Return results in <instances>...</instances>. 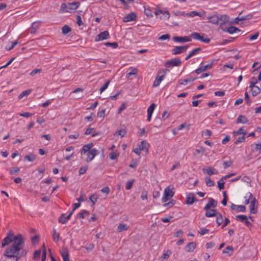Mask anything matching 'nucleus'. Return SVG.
Here are the masks:
<instances>
[{
	"instance_id": "nucleus-44",
	"label": "nucleus",
	"mask_w": 261,
	"mask_h": 261,
	"mask_svg": "<svg viewBox=\"0 0 261 261\" xmlns=\"http://www.w3.org/2000/svg\"><path fill=\"white\" fill-rule=\"evenodd\" d=\"M144 7V14L147 16V17H152L153 16L152 12L151 10L149 8H146L145 7Z\"/></svg>"
},
{
	"instance_id": "nucleus-8",
	"label": "nucleus",
	"mask_w": 261,
	"mask_h": 261,
	"mask_svg": "<svg viewBox=\"0 0 261 261\" xmlns=\"http://www.w3.org/2000/svg\"><path fill=\"white\" fill-rule=\"evenodd\" d=\"M110 38L109 33L107 31H105L101 32L98 35H97L95 38L96 42L99 41L103 40H106Z\"/></svg>"
},
{
	"instance_id": "nucleus-45",
	"label": "nucleus",
	"mask_w": 261,
	"mask_h": 261,
	"mask_svg": "<svg viewBox=\"0 0 261 261\" xmlns=\"http://www.w3.org/2000/svg\"><path fill=\"white\" fill-rule=\"evenodd\" d=\"M232 163H233L232 161L230 160L227 161H224L223 163V166L224 169H226L228 167H230L232 165Z\"/></svg>"
},
{
	"instance_id": "nucleus-57",
	"label": "nucleus",
	"mask_w": 261,
	"mask_h": 261,
	"mask_svg": "<svg viewBox=\"0 0 261 261\" xmlns=\"http://www.w3.org/2000/svg\"><path fill=\"white\" fill-rule=\"evenodd\" d=\"M209 231H210V230L208 229H206L205 228H200V230H199L198 231V232L200 235H204V234H206V233H207L208 232H209Z\"/></svg>"
},
{
	"instance_id": "nucleus-2",
	"label": "nucleus",
	"mask_w": 261,
	"mask_h": 261,
	"mask_svg": "<svg viewBox=\"0 0 261 261\" xmlns=\"http://www.w3.org/2000/svg\"><path fill=\"white\" fill-rule=\"evenodd\" d=\"M190 37L194 39L199 40L204 43H209L210 39L204 34H200L197 32H193L190 35Z\"/></svg>"
},
{
	"instance_id": "nucleus-46",
	"label": "nucleus",
	"mask_w": 261,
	"mask_h": 261,
	"mask_svg": "<svg viewBox=\"0 0 261 261\" xmlns=\"http://www.w3.org/2000/svg\"><path fill=\"white\" fill-rule=\"evenodd\" d=\"M97 199H98V197L95 194H92L89 197V199L91 201V202L93 204H94L96 203Z\"/></svg>"
},
{
	"instance_id": "nucleus-17",
	"label": "nucleus",
	"mask_w": 261,
	"mask_h": 261,
	"mask_svg": "<svg viewBox=\"0 0 261 261\" xmlns=\"http://www.w3.org/2000/svg\"><path fill=\"white\" fill-rule=\"evenodd\" d=\"M52 237L53 241L56 243L58 242L61 240L59 233L57 232L56 229L55 228H53V229Z\"/></svg>"
},
{
	"instance_id": "nucleus-22",
	"label": "nucleus",
	"mask_w": 261,
	"mask_h": 261,
	"mask_svg": "<svg viewBox=\"0 0 261 261\" xmlns=\"http://www.w3.org/2000/svg\"><path fill=\"white\" fill-rule=\"evenodd\" d=\"M256 202V200L255 198H252V199H251L250 205V212L251 214H255L257 213L256 210L255 209V205Z\"/></svg>"
},
{
	"instance_id": "nucleus-29",
	"label": "nucleus",
	"mask_w": 261,
	"mask_h": 261,
	"mask_svg": "<svg viewBox=\"0 0 261 261\" xmlns=\"http://www.w3.org/2000/svg\"><path fill=\"white\" fill-rule=\"evenodd\" d=\"M202 14L200 13V12H197L196 11H191L189 13H187L186 14V16H188V17H193L195 16H200V17H202Z\"/></svg>"
},
{
	"instance_id": "nucleus-62",
	"label": "nucleus",
	"mask_w": 261,
	"mask_h": 261,
	"mask_svg": "<svg viewBox=\"0 0 261 261\" xmlns=\"http://www.w3.org/2000/svg\"><path fill=\"white\" fill-rule=\"evenodd\" d=\"M20 171V169L18 167H15L13 169L10 170V174H16Z\"/></svg>"
},
{
	"instance_id": "nucleus-55",
	"label": "nucleus",
	"mask_w": 261,
	"mask_h": 261,
	"mask_svg": "<svg viewBox=\"0 0 261 261\" xmlns=\"http://www.w3.org/2000/svg\"><path fill=\"white\" fill-rule=\"evenodd\" d=\"M88 169V167L87 166H83L80 168L79 170V174L83 175L85 174Z\"/></svg>"
},
{
	"instance_id": "nucleus-15",
	"label": "nucleus",
	"mask_w": 261,
	"mask_h": 261,
	"mask_svg": "<svg viewBox=\"0 0 261 261\" xmlns=\"http://www.w3.org/2000/svg\"><path fill=\"white\" fill-rule=\"evenodd\" d=\"M72 214L73 211L70 212L68 215L66 217H65V214H62L59 219V222L62 224H66L67 221L70 219Z\"/></svg>"
},
{
	"instance_id": "nucleus-19",
	"label": "nucleus",
	"mask_w": 261,
	"mask_h": 261,
	"mask_svg": "<svg viewBox=\"0 0 261 261\" xmlns=\"http://www.w3.org/2000/svg\"><path fill=\"white\" fill-rule=\"evenodd\" d=\"M93 144L92 143L87 144L83 147V148L81 151L82 155L89 152L91 148L93 146Z\"/></svg>"
},
{
	"instance_id": "nucleus-56",
	"label": "nucleus",
	"mask_w": 261,
	"mask_h": 261,
	"mask_svg": "<svg viewBox=\"0 0 261 261\" xmlns=\"http://www.w3.org/2000/svg\"><path fill=\"white\" fill-rule=\"evenodd\" d=\"M42 247L44 248L42 251V254L41 256V261H45L46 258V249L45 248V246L43 244Z\"/></svg>"
},
{
	"instance_id": "nucleus-35",
	"label": "nucleus",
	"mask_w": 261,
	"mask_h": 261,
	"mask_svg": "<svg viewBox=\"0 0 261 261\" xmlns=\"http://www.w3.org/2000/svg\"><path fill=\"white\" fill-rule=\"evenodd\" d=\"M32 91L31 89H28L27 90L22 91L18 96L19 99H21L23 97L27 96L31 93Z\"/></svg>"
},
{
	"instance_id": "nucleus-48",
	"label": "nucleus",
	"mask_w": 261,
	"mask_h": 261,
	"mask_svg": "<svg viewBox=\"0 0 261 261\" xmlns=\"http://www.w3.org/2000/svg\"><path fill=\"white\" fill-rule=\"evenodd\" d=\"M257 83V80L255 76H253L251 78V81L250 82V87H253L256 86L255 84Z\"/></svg>"
},
{
	"instance_id": "nucleus-13",
	"label": "nucleus",
	"mask_w": 261,
	"mask_h": 261,
	"mask_svg": "<svg viewBox=\"0 0 261 261\" xmlns=\"http://www.w3.org/2000/svg\"><path fill=\"white\" fill-rule=\"evenodd\" d=\"M217 205V201L212 198H210L209 199L208 202L205 205V206L204 207V210L205 211H207L210 209L211 207H216Z\"/></svg>"
},
{
	"instance_id": "nucleus-59",
	"label": "nucleus",
	"mask_w": 261,
	"mask_h": 261,
	"mask_svg": "<svg viewBox=\"0 0 261 261\" xmlns=\"http://www.w3.org/2000/svg\"><path fill=\"white\" fill-rule=\"evenodd\" d=\"M224 184H225V182L224 181V180L222 181V180H220V179L218 181V186L220 190H222L224 188Z\"/></svg>"
},
{
	"instance_id": "nucleus-9",
	"label": "nucleus",
	"mask_w": 261,
	"mask_h": 261,
	"mask_svg": "<svg viewBox=\"0 0 261 261\" xmlns=\"http://www.w3.org/2000/svg\"><path fill=\"white\" fill-rule=\"evenodd\" d=\"M189 45H186L182 46H175L172 50L173 55H177L185 52L189 47Z\"/></svg>"
},
{
	"instance_id": "nucleus-34",
	"label": "nucleus",
	"mask_w": 261,
	"mask_h": 261,
	"mask_svg": "<svg viewBox=\"0 0 261 261\" xmlns=\"http://www.w3.org/2000/svg\"><path fill=\"white\" fill-rule=\"evenodd\" d=\"M210 21L213 24H218L219 22V16L214 15L210 18Z\"/></svg>"
},
{
	"instance_id": "nucleus-60",
	"label": "nucleus",
	"mask_w": 261,
	"mask_h": 261,
	"mask_svg": "<svg viewBox=\"0 0 261 261\" xmlns=\"http://www.w3.org/2000/svg\"><path fill=\"white\" fill-rule=\"evenodd\" d=\"M245 138L244 136L239 137L238 138V139L234 142V143L236 144H237L239 143L243 142L245 141Z\"/></svg>"
},
{
	"instance_id": "nucleus-63",
	"label": "nucleus",
	"mask_w": 261,
	"mask_h": 261,
	"mask_svg": "<svg viewBox=\"0 0 261 261\" xmlns=\"http://www.w3.org/2000/svg\"><path fill=\"white\" fill-rule=\"evenodd\" d=\"M169 39H170V35L169 34L163 35L159 38V39L160 40H165Z\"/></svg>"
},
{
	"instance_id": "nucleus-52",
	"label": "nucleus",
	"mask_w": 261,
	"mask_h": 261,
	"mask_svg": "<svg viewBox=\"0 0 261 261\" xmlns=\"http://www.w3.org/2000/svg\"><path fill=\"white\" fill-rule=\"evenodd\" d=\"M201 50V48L200 47H198L196 48H195L193 50H192L191 52H190V55H191L192 56H194L195 55L198 54Z\"/></svg>"
},
{
	"instance_id": "nucleus-28",
	"label": "nucleus",
	"mask_w": 261,
	"mask_h": 261,
	"mask_svg": "<svg viewBox=\"0 0 261 261\" xmlns=\"http://www.w3.org/2000/svg\"><path fill=\"white\" fill-rule=\"evenodd\" d=\"M61 255L63 261H70L69 253L67 249L64 250L61 252Z\"/></svg>"
},
{
	"instance_id": "nucleus-33",
	"label": "nucleus",
	"mask_w": 261,
	"mask_h": 261,
	"mask_svg": "<svg viewBox=\"0 0 261 261\" xmlns=\"http://www.w3.org/2000/svg\"><path fill=\"white\" fill-rule=\"evenodd\" d=\"M147 143L145 142L144 141H142L141 142V144L139 145V147L140 148L141 150H145L146 152L148 151L147 148Z\"/></svg>"
},
{
	"instance_id": "nucleus-47",
	"label": "nucleus",
	"mask_w": 261,
	"mask_h": 261,
	"mask_svg": "<svg viewBox=\"0 0 261 261\" xmlns=\"http://www.w3.org/2000/svg\"><path fill=\"white\" fill-rule=\"evenodd\" d=\"M40 254H41V250H36L34 253L33 259H39L40 257Z\"/></svg>"
},
{
	"instance_id": "nucleus-32",
	"label": "nucleus",
	"mask_w": 261,
	"mask_h": 261,
	"mask_svg": "<svg viewBox=\"0 0 261 261\" xmlns=\"http://www.w3.org/2000/svg\"><path fill=\"white\" fill-rule=\"evenodd\" d=\"M216 222H217L218 225L219 226L223 223V216L220 213H217V215H216Z\"/></svg>"
},
{
	"instance_id": "nucleus-37",
	"label": "nucleus",
	"mask_w": 261,
	"mask_h": 261,
	"mask_svg": "<svg viewBox=\"0 0 261 261\" xmlns=\"http://www.w3.org/2000/svg\"><path fill=\"white\" fill-rule=\"evenodd\" d=\"M24 159L29 162H33L35 160L36 156L33 154H30L25 155Z\"/></svg>"
},
{
	"instance_id": "nucleus-25",
	"label": "nucleus",
	"mask_w": 261,
	"mask_h": 261,
	"mask_svg": "<svg viewBox=\"0 0 261 261\" xmlns=\"http://www.w3.org/2000/svg\"><path fill=\"white\" fill-rule=\"evenodd\" d=\"M196 247V243L194 242H191L188 243L186 247V250L187 252H192Z\"/></svg>"
},
{
	"instance_id": "nucleus-51",
	"label": "nucleus",
	"mask_w": 261,
	"mask_h": 261,
	"mask_svg": "<svg viewBox=\"0 0 261 261\" xmlns=\"http://www.w3.org/2000/svg\"><path fill=\"white\" fill-rule=\"evenodd\" d=\"M111 82L110 80H109L107 81L100 89V93H102L108 87L109 85L110 84Z\"/></svg>"
},
{
	"instance_id": "nucleus-11",
	"label": "nucleus",
	"mask_w": 261,
	"mask_h": 261,
	"mask_svg": "<svg viewBox=\"0 0 261 261\" xmlns=\"http://www.w3.org/2000/svg\"><path fill=\"white\" fill-rule=\"evenodd\" d=\"M173 40L177 42H185L191 41L192 39L190 37L187 36H174Z\"/></svg>"
},
{
	"instance_id": "nucleus-20",
	"label": "nucleus",
	"mask_w": 261,
	"mask_h": 261,
	"mask_svg": "<svg viewBox=\"0 0 261 261\" xmlns=\"http://www.w3.org/2000/svg\"><path fill=\"white\" fill-rule=\"evenodd\" d=\"M67 4H68V9L69 11L75 10L80 6V3H79V2H77L69 3Z\"/></svg>"
},
{
	"instance_id": "nucleus-10",
	"label": "nucleus",
	"mask_w": 261,
	"mask_h": 261,
	"mask_svg": "<svg viewBox=\"0 0 261 261\" xmlns=\"http://www.w3.org/2000/svg\"><path fill=\"white\" fill-rule=\"evenodd\" d=\"M202 171L204 173L207 174L209 176H211L213 174H218V171L216 169L212 168L211 167H208L207 168H203L202 169Z\"/></svg>"
},
{
	"instance_id": "nucleus-16",
	"label": "nucleus",
	"mask_w": 261,
	"mask_h": 261,
	"mask_svg": "<svg viewBox=\"0 0 261 261\" xmlns=\"http://www.w3.org/2000/svg\"><path fill=\"white\" fill-rule=\"evenodd\" d=\"M155 107V104L152 103L147 109V120L150 121L151 118L152 114Z\"/></svg>"
},
{
	"instance_id": "nucleus-42",
	"label": "nucleus",
	"mask_w": 261,
	"mask_h": 261,
	"mask_svg": "<svg viewBox=\"0 0 261 261\" xmlns=\"http://www.w3.org/2000/svg\"><path fill=\"white\" fill-rule=\"evenodd\" d=\"M105 45L108 47H111L113 48H116L118 46L117 42H106Z\"/></svg>"
},
{
	"instance_id": "nucleus-1",
	"label": "nucleus",
	"mask_w": 261,
	"mask_h": 261,
	"mask_svg": "<svg viewBox=\"0 0 261 261\" xmlns=\"http://www.w3.org/2000/svg\"><path fill=\"white\" fill-rule=\"evenodd\" d=\"M24 240L21 234L14 236L9 232L2 241V247L10 245L4 252L6 257L2 261H18L21 257L25 256L27 251L23 249Z\"/></svg>"
},
{
	"instance_id": "nucleus-39",
	"label": "nucleus",
	"mask_w": 261,
	"mask_h": 261,
	"mask_svg": "<svg viewBox=\"0 0 261 261\" xmlns=\"http://www.w3.org/2000/svg\"><path fill=\"white\" fill-rule=\"evenodd\" d=\"M60 11L61 12H70L68 9V4H66L65 3H63L61 5L60 8Z\"/></svg>"
},
{
	"instance_id": "nucleus-53",
	"label": "nucleus",
	"mask_w": 261,
	"mask_h": 261,
	"mask_svg": "<svg viewBox=\"0 0 261 261\" xmlns=\"http://www.w3.org/2000/svg\"><path fill=\"white\" fill-rule=\"evenodd\" d=\"M138 70L137 68H133L131 71H130L127 74L126 77H129L130 76L133 75H135L137 73Z\"/></svg>"
},
{
	"instance_id": "nucleus-12",
	"label": "nucleus",
	"mask_w": 261,
	"mask_h": 261,
	"mask_svg": "<svg viewBox=\"0 0 261 261\" xmlns=\"http://www.w3.org/2000/svg\"><path fill=\"white\" fill-rule=\"evenodd\" d=\"M197 200V199L195 197L194 194L193 193H190L186 197V200L185 202L187 204L191 205Z\"/></svg>"
},
{
	"instance_id": "nucleus-23",
	"label": "nucleus",
	"mask_w": 261,
	"mask_h": 261,
	"mask_svg": "<svg viewBox=\"0 0 261 261\" xmlns=\"http://www.w3.org/2000/svg\"><path fill=\"white\" fill-rule=\"evenodd\" d=\"M249 88L251 89V94L253 96H256L261 92L260 89L257 86L250 87Z\"/></svg>"
},
{
	"instance_id": "nucleus-26",
	"label": "nucleus",
	"mask_w": 261,
	"mask_h": 261,
	"mask_svg": "<svg viewBox=\"0 0 261 261\" xmlns=\"http://www.w3.org/2000/svg\"><path fill=\"white\" fill-rule=\"evenodd\" d=\"M248 122V120L247 118L243 115H239L237 119L236 123H243V124H246Z\"/></svg>"
},
{
	"instance_id": "nucleus-5",
	"label": "nucleus",
	"mask_w": 261,
	"mask_h": 261,
	"mask_svg": "<svg viewBox=\"0 0 261 261\" xmlns=\"http://www.w3.org/2000/svg\"><path fill=\"white\" fill-rule=\"evenodd\" d=\"M181 64V60L177 58H172L170 60L167 61L165 66L167 68H169L171 66H178Z\"/></svg>"
},
{
	"instance_id": "nucleus-41",
	"label": "nucleus",
	"mask_w": 261,
	"mask_h": 261,
	"mask_svg": "<svg viewBox=\"0 0 261 261\" xmlns=\"http://www.w3.org/2000/svg\"><path fill=\"white\" fill-rule=\"evenodd\" d=\"M195 80V79L191 77V78L185 79L183 80H180L179 83L180 85H186L188 82H192Z\"/></svg>"
},
{
	"instance_id": "nucleus-64",
	"label": "nucleus",
	"mask_w": 261,
	"mask_h": 261,
	"mask_svg": "<svg viewBox=\"0 0 261 261\" xmlns=\"http://www.w3.org/2000/svg\"><path fill=\"white\" fill-rule=\"evenodd\" d=\"M246 210V207L244 205H238L237 206V212H244Z\"/></svg>"
},
{
	"instance_id": "nucleus-27",
	"label": "nucleus",
	"mask_w": 261,
	"mask_h": 261,
	"mask_svg": "<svg viewBox=\"0 0 261 261\" xmlns=\"http://www.w3.org/2000/svg\"><path fill=\"white\" fill-rule=\"evenodd\" d=\"M129 226L126 224L121 223L118 226L117 231L118 232H121L124 230H126L128 229Z\"/></svg>"
},
{
	"instance_id": "nucleus-3",
	"label": "nucleus",
	"mask_w": 261,
	"mask_h": 261,
	"mask_svg": "<svg viewBox=\"0 0 261 261\" xmlns=\"http://www.w3.org/2000/svg\"><path fill=\"white\" fill-rule=\"evenodd\" d=\"M166 75V70L164 69H160L153 82V87H156L160 84L161 82L164 80Z\"/></svg>"
},
{
	"instance_id": "nucleus-43",
	"label": "nucleus",
	"mask_w": 261,
	"mask_h": 261,
	"mask_svg": "<svg viewBox=\"0 0 261 261\" xmlns=\"http://www.w3.org/2000/svg\"><path fill=\"white\" fill-rule=\"evenodd\" d=\"M205 180L206 186L208 187L213 186L215 185L214 182L211 180L210 177H206Z\"/></svg>"
},
{
	"instance_id": "nucleus-40",
	"label": "nucleus",
	"mask_w": 261,
	"mask_h": 261,
	"mask_svg": "<svg viewBox=\"0 0 261 261\" xmlns=\"http://www.w3.org/2000/svg\"><path fill=\"white\" fill-rule=\"evenodd\" d=\"M134 181H135V179H132L128 180L126 182L125 188L127 190H129L132 188Z\"/></svg>"
},
{
	"instance_id": "nucleus-21",
	"label": "nucleus",
	"mask_w": 261,
	"mask_h": 261,
	"mask_svg": "<svg viewBox=\"0 0 261 261\" xmlns=\"http://www.w3.org/2000/svg\"><path fill=\"white\" fill-rule=\"evenodd\" d=\"M222 30L225 31L229 33V34H233L234 33H236L237 32H240V30L238 28L231 26L228 28H223Z\"/></svg>"
},
{
	"instance_id": "nucleus-30",
	"label": "nucleus",
	"mask_w": 261,
	"mask_h": 261,
	"mask_svg": "<svg viewBox=\"0 0 261 261\" xmlns=\"http://www.w3.org/2000/svg\"><path fill=\"white\" fill-rule=\"evenodd\" d=\"M89 212L86 210H82L80 213L77 214V217L80 219H84L87 216L89 215Z\"/></svg>"
},
{
	"instance_id": "nucleus-24",
	"label": "nucleus",
	"mask_w": 261,
	"mask_h": 261,
	"mask_svg": "<svg viewBox=\"0 0 261 261\" xmlns=\"http://www.w3.org/2000/svg\"><path fill=\"white\" fill-rule=\"evenodd\" d=\"M217 211L216 210L211 209L206 211L205 216L207 217H212L217 215Z\"/></svg>"
},
{
	"instance_id": "nucleus-61",
	"label": "nucleus",
	"mask_w": 261,
	"mask_h": 261,
	"mask_svg": "<svg viewBox=\"0 0 261 261\" xmlns=\"http://www.w3.org/2000/svg\"><path fill=\"white\" fill-rule=\"evenodd\" d=\"M94 247V244H88L86 246H85L84 247V248L87 250V251L88 252H89V251H91L93 249Z\"/></svg>"
},
{
	"instance_id": "nucleus-31",
	"label": "nucleus",
	"mask_w": 261,
	"mask_h": 261,
	"mask_svg": "<svg viewBox=\"0 0 261 261\" xmlns=\"http://www.w3.org/2000/svg\"><path fill=\"white\" fill-rule=\"evenodd\" d=\"M233 247L232 246H227L224 249L222 253L224 254H228L229 255H231L233 252Z\"/></svg>"
},
{
	"instance_id": "nucleus-50",
	"label": "nucleus",
	"mask_w": 261,
	"mask_h": 261,
	"mask_svg": "<svg viewBox=\"0 0 261 261\" xmlns=\"http://www.w3.org/2000/svg\"><path fill=\"white\" fill-rule=\"evenodd\" d=\"M250 18H251V16L250 15H247L246 16H242L241 17L239 16L236 18V20L243 21V20H245L249 19Z\"/></svg>"
},
{
	"instance_id": "nucleus-54",
	"label": "nucleus",
	"mask_w": 261,
	"mask_h": 261,
	"mask_svg": "<svg viewBox=\"0 0 261 261\" xmlns=\"http://www.w3.org/2000/svg\"><path fill=\"white\" fill-rule=\"evenodd\" d=\"M126 133V131L125 129H121L116 132V134L120 136L121 137L124 136Z\"/></svg>"
},
{
	"instance_id": "nucleus-6",
	"label": "nucleus",
	"mask_w": 261,
	"mask_h": 261,
	"mask_svg": "<svg viewBox=\"0 0 261 261\" xmlns=\"http://www.w3.org/2000/svg\"><path fill=\"white\" fill-rule=\"evenodd\" d=\"M214 60H213L211 62L210 64H208L206 65H201L198 68L195 70V72L197 74H200L203 71H206L208 69H210L212 68L213 64H214Z\"/></svg>"
},
{
	"instance_id": "nucleus-38",
	"label": "nucleus",
	"mask_w": 261,
	"mask_h": 261,
	"mask_svg": "<svg viewBox=\"0 0 261 261\" xmlns=\"http://www.w3.org/2000/svg\"><path fill=\"white\" fill-rule=\"evenodd\" d=\"M71 28L67 25H64L62 29V33L65 35L68 34L71 32Z\"/></svg>"
},
{
	"instance_id": "nucleus-7",
	"label": "nucleus",
	"mask_w": 261,
	"mask_h": 261,
	"mask_svg": "<svg viewBox=\"0 0 261 261\" xmlns=\"http://www.w3.org/2000/svg\"><path fill=\"white\" fill-rule=\"evenodd\" d=\"M98 154V150L95 148L91 149L89 152L87 153V159L86 160L87 162H91L94 157Z\"/></svg>"
},
{
	"instance_id": "nucleus-4",
	"label": "nucleus",
	"mask_w": 261,
	"mask_h": 261,
	"mask_svg": "<svg viewBox=\"0 0 261 261\" xmlns=\"http://www.w3.org/2000/svg\"><path fill=\"white\" fill-rule=\"evenodd\" d=\"M174 194V192L173 189H170L169 187H167L164 190V196L162 198V201L163 203H165L169 199L172 198Z\"/></svg>"
},
{
	"instance_id": "nucleus-58",
	"label": "nucleus",
	"mask_w": 261,
	"mask_h": 261,
	"mask_svg": "<svg viewBox=\"0 0 261 261\" xmlns=\"http://www.w3.org/2000/svg\"><path fill=\"white\" fill-rule=\"evenodd\" d=\"M173 14L176 16H186V14L187 13H186L184 11H177L176 12H173Z\"/></svg>"
},
{
	"instance_id": "nucleus-18",
	"label": "nucleus",
	"mask_w": 261,
	"mask_h": 261,
	"mask_svg": "<svg viewBox=\"0 0 261 261\" xmlns=\"http://www.w3.org/2000/svg\"><path fill=\"white\" fill-rule=\"evenodd\" d=\"M219 21H221L220 24V27L222 29L223 25L229 21V17L226 15H222L219 17Z\"/></svg>"
},
{
	"instance_id": "nucleus-36",
	"label": "nucleus",
	"mask_w": 261,
	"mask_h": 261,
	"mask_svg": "<svg viewBox=\"0 0 261 261\" xmlns=\"http://www.w3.org/2000/svg\"><path fill=\"white\" fill-rule=\"evenodd\" d=\"M233 134L234 136L239 135H243V136L247 134L246 131H244L242 127L240 128L238 130L234 131Z\"/></svg>"
},
{
	"instance_id": "nucleus-14",
	"label": "nucleus",
	"mask_w": 261,
	"mask_h": 261,
	"mask_svg": "<svg viewBox=\"0 0 261 261\" xmlns=\"http://www.w3.org/2000/svg\"><path fill=\"white\" fill-rule=\"evenodd\" d=\"M137 15L135 13L131 12L123 17V20L125 22L134 21L136 19Z\"/></svg>"
},
{
	"instance_id": "nucleus-49",
	"label": "nucleus",
	"mask_w": 261,
	"mask_h": 261,
	"mask_svg": "<svg viewBox=\"0 0 261 261\" xmlns=\"http://www.w3.org/2000/svg\"><path fill=\"white\" fill-rule=\"evenodd\" d=\"M247 219V217L245 215H237L236 216V220H239L242 222H244L246 219Z\"/></svg>"
}]
</instances>
